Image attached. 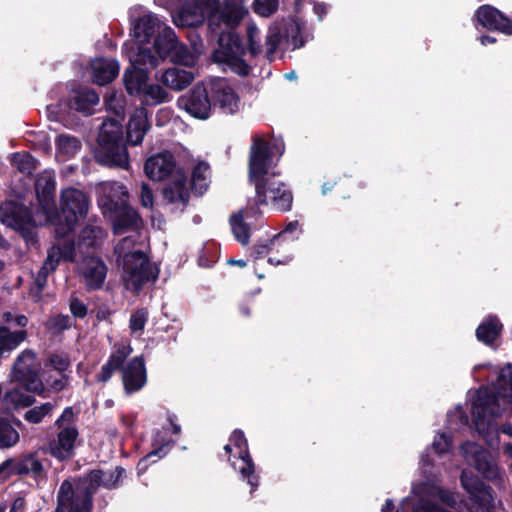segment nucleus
<instances>
[{"mask_svg":"<svg viewBox=\"0 0 512 512\" xmlns=\"http://www.w3.org/2000/svg\"><path fill=\"white\" fill-rule=\"evenodd\" d=\"M246 14L242 3L235 0H225L222 6L219 0H193L183 7L175 23L181 27H197L206 18L209 30L218 36V49L213 52L214 61L245 77L250 74L251 67L243 58L246 50L235 29Z\"/></svg>","mask_w":512,"mask_h":512,"instance_id":"1","label":"nucleus"},{"mask_svg":"<svg viewBox=\"0 0 512 512\" xmlns=\"http://www.w3.org/2000/svg\"><path fill=\"white\" fill-rule=\"evenodd\" d=\"M285 151L281 136L271 133L255 136L249 160V179L255 185L254 205H270L279 211H289L292 207L291 191L282 182L270 180L267 176Z\"/></svg>","mask_w":512,"mask_h":512,"instance_id":"2","label":"nucleus"},{"mask_svg":"<svg viewBox=\"0 0 512 512\" xmlns=\"http://www.w3.org/2000/svg\"><path fill=\"white\" fill-rule=\"evenodd\" d=\"M496 394L482 387L472 403V415L478 433L490 445L498 443V428L495 419L501 414L504 405L512 403V365L504 367L495 386Z\"/></svg>","mask_w":512,"mask_h":512,"instance_id":"3","label":"nucleus"},{"mask_svg":"<svg viewBox=\"0 0 512 512\" xmlns=\"http://www.w3.org/2000/svg\"><path fill=\"white\" fill-rule=\"evenodd\" d=\"M38 210L31 215L23 205L14 201H5L0 206V221L21 233L29 232L36 226L53 222L52 210L55 208L53 195L55 179L51 173L45 172L38 176L35 183Z\"/></svg>","mask_w":512,"mask_h":512,"instance_id":"4","label":"nucleus"},{"mask_svg":"<svg viewBox=\"0 0 512 512\" xmlns=\"http://www.w3.org/2000/svg\"><path fill=\"white\" fill-rule=\"evenodd\" d=\"M112 478V474L96 470L84 478L63 481L58 491L55 512H91L94 492L101 485L113 487L116 480Z\"/></svg>","mask_w":512,"mask_h":512,"instance_id":"5","label":"nucleus"},{"mask_svg":"<svg viewBox=\"0 0 512 512\" xmlns=\"http://www.w3.org/2000/svg\"><path fill=\"white\" fill-rule=\"evenodd\" d=\"M128 191L118 182L101 183L98 187V206L104 215L113 214V229L122 234L128 228L138 227L140 218L127 204Z\"/></svg>","mask_w":512,"mask_h":512,"instance_id":"6","label":"nucleus"},{"mask_svg":"<svg viewBox=\"0 0 512 512\" xmlns=\"http://www.w3.org/2000/svg\"><path fill=\"white\" fill-rule=\"evenodd\" d=\"M145 130H126V141L122 139L123 130H99L95 158L103 165L127 168L129 156L126 143L138 145L142 142Z\"/></svg>","mask_w":512,"mask_h":512,"instance_id":"7","label":"nucleus"},{"mask_svg":"<svg viewBox=\"0 0 512 512\" xmlns=\"http://www.w3.org/2000/svg\"><path fill=\"white\" fill-rule=\"evenodd\" d=\"M135 241L132 237H125L116 246L115 253L123 264V281L126 288L138 292L146 283L154 281L157 273L152 269L144 253L132 250Z\"/></svg>","mask_w":512,"mask_h":512,"instance_id":"8","label":"nucleus"},{"mask_svg":"<svg viewBox=\"0 0 512 512\" xmlns=\"http://www.w3.org/2000/svg\"><path fill=\"white\" fill-rule=\"evenodd\" d=\"M61 213L52 210L55 233L58 237H65L72 231L78 219L84 217L89 208V200L84 192L76 188H67L61 192Z\"/></svg>","mask_w":512,"mask_h":512,"instance_id":"9","label":"nucleus"},{"mask_svg":"<svg viewBox=\"0 0 512 512\" xmlns=\"http://www.w3.org/2000/svg\"><path fill=\"white\" fill-rule=\"evenodd\" d=\"M41 362L31 350L23 351L16 359L12 369V380L21 384L27 391L41 394L44 385L39 377Z\"/></svg>","mask_w":512,"mask_h":512,"instance_id":"10","label":"nucleus"},{"mask_svg":"<svg viewBox=\"0 0 512 512\" xmlns=\"http://www.w3.org/2000/svg\"><path fill=\"white\" fill-rule=\"evenodd\" d=\"M461 485L469 495V504H465L466 512H490L492 495L476 476L464 470Z\"/></svg>","mask_w":512,"mask_h":512,"instance_id":"11","label":"nucleus"},{"mask_svg":"<svg viewBox=\"0 0 512 512\" xmlns=\"http://www.w3.org/2000/svg\"><path fill=\"white\" fill-rule=\"evenodd\" d=\"M232 446L238 451V458L236 461H232L233 467L239 471L244 479H247L248 483L252 487H256L257 483L253 481L254 464L247 450V441L242 431L236 430L230 437V444H227L224 449L227 453H231Z\"/></svg>","mask_w":512,"mask_h":512,"instance_id":"12","label":"nucleus"},{"mask_svg":"<svg viewBox=\"0 0 512 512\" xmlns=\"http://www.w3.org/2000/svg\"><path fill=\"white\" fill-rule=\"evenodd\" d=\"M180 101L185 110L198 119H207L213 105L211 94L203 83L195 84Z\"/></svg>","mask_w":512,"mask_h":512,"instance_id":"13","label":"nucleus"},{"mask_svg":"<svg viewBox=\"0 0 512 512\" xmlns=\"http://www.w3.org/2000/svg\"><path fill=\"white\" fill-rule=\"evenodd\" d=\"M462 452L467 462L485 478L494 480L499 476L498 467L492 456L479 445L467 442L462 445Z\"/></svg>","mask_w":512,"mask_h":512,"instance_id":"14","label":"nucleus"},{"mask_svg":"<svg viewBox=\"0 0 512 512\" xmlns=\"http://www.w3.org/2000/svg\"><path fill=\"white\" fill-rule=\"evenodd\" d=\"M474 18L485 29L512 36V19L496 7L484 4L477 8Z\"/></svg>","mask_w":512,"mask_h":512,"instance_id":"15","label":"nucleus"},{"mask_svg":"<svg viewBox=\"0 0 512 512\" xmlns=\"http://www.w3.org/2000/svg\"><path fill=\"white\" fill-rule=\"evenodd\" d=\"M210 94L213 106L225 114H234L239 110L240 98L229 85L227 79L220 78L211 82Z\"/></svg>","mask_w":512,"mask_h":512,"instance_id":"16","label":"nucleus"},{"mask_svg":"<svg viewBox=\"0 0 512 512\" xmlns=\"http://www.w3.org/2000/svg\"><path fill=\"white\" fill-rule=\"evenodd\" d=\"M81 281L89 290L100 289L107 275L105 263L98 257H85L77 264Z\"/></svg>","mask_w":512,"mask_h":512,"instance_id":"17","label":"nucleus"},{"mask_svg":"<svg viewBox=\"0 0 512 512\" xmlns=\"http://www.w3.org/2000/svg\"><path fill=\"white\" fill-rule=\"evenodd\" d=\"M58 429L57 435L48 443V451L58 460L70 459L74 455L78 430L71 425Z\"/></svg>","mask_w":512,"mask_h":512,"instance_id":"18","label":"nucleus"},{"mask_svg":"<svg viewBox=\"0 0 512 512\" xmlns=\"http://www.w3.org/2000/svg\"><path fill=\"white\" fill-rule=\"evenodd\" d=\"M177 170L174 156L168 151L151 156L144 165L145 174L153 181H161Z\"/></svg>","mask_w":512,"mask_h":512,"instance_id":"19","label":"nucleus"},{"mask_svg":"<svg viewBox=\"0 0 512 512\" xmlns=\"http://www.w3.org/2000/svg\"><path fill=\"white\" fill-rule=\"evenodd\" d=\"M122 381L128 394L139 391L147 381L144 361L140 357L133 358L122 369Z\"/></svg>","mask_w":512,"mask_h":512,"instance_id":"20","label":"nucleus"},{"mask_svg":"<svg viewBox=\"0 0 512 512\" xmlns=\"http://www.w3.org/2000/svg\"><path fill=\"white\" fill-rule=\"evenodd\" d=\"M42 470V463L34 456L27 457L22 463L8 459L0 465V480L4 481L12 474L31 472L35 475H39Z\"/></svg>","mask_w":512,"mask_h":512,"instance_id":"21","label":"nucleus"},{"mask_svg":"<svg viewBox=\"0 0 512 512\" xmlns=\"http://www.w3.org/2000/svg\"><path fill=\"white\" fill-rule=\"evenodd\" d=\"M74 250V244L71 241L53 246L48 252L40 274L46 276L55 271L61 260L73 261Z\"/></svg>","mask_w":512,"mask_h":512,"instance_id":"22","label":"nucleus"},{"mask_svg":"<svg viewBox=\"0 0 512 512\" xmlns=\"http://www.w3.org/2000/svg\"><path fill=\"white\" fill-rule=\"evenodd\" d=\"M163 25L164 24L157 16L147 14L138 18L133 23L132 35L143 43H150L151 38H153L156 33H161L160 30Z\"/></svg>","mask_w":512,"mask_h":512,"instance_id":"23","label":"nucleus"},{"mask_svg":"<svg viewBox=\"0 0 512 512\" xmlns=\"http://www.w3.org/2000/svg\"><path fill=\"white\" fill-rule=\"evenodd\" d=\"M148 71L145 68L131 64L123 75V82L127 93L131 96H142V92L148 83Z\"/></svg>","mask_w":512,"mask_h":512,"instance_id":"24","label":"nucleus"},{"mask_svg":"<svg viewBox=\"0 0 512 512\" xmlns=\"http://www.w3.org/2000/svg\"><path fill=\"white\" fill-rule=\"evenodd\" d=\"M164 197L172 203L186 204L189 199L187 178L183 171L177 170L172 181L164 189Z\"/></svg>","mask_w":512,"mask_h":512,"instance_id":"25","label":"nucleus"},{"mask_svg":"<svg viewBox=\"0 0 512 512\" xmlns=\"http://www.w3.org/2000/svg\"><path fill=\"white\" fill-rule=\"evenodd\" d=\"M119 74V64L115 60L98 59L92 64V79L97 85L111 83Z\"/></svg>","mask_w":512,"mask_h":512,"instance_id":"26","label":"nucleus"},{"mask_svg":"<svg viewBox=\"0 0 512 512\" xmlns=\"http://www.w3.org/2000/svg\"><path fill=\"white\" fill-rule=\"evenodd\" d=\"M153 46L161 59L173 58V52L177 47V38L174 30L164 25L162 32L155 36Z\"/></svg>","mask_w":512,"mask_h":512,"instance_id":"27","label":"nucleus"},{"mask_svg":"<svg viewBox=\"0 0 512 512\" xmlns=\"http://www.w3.org/2000/svg\"><path fill=\"white\" fill-rule=\"evenodd\" d=\"M194 80V74L181 68H169L161 76L162 83L173 90L180 91Z\"/></svg>","mask_w":512,"mask_h":512,"instance_id":"28","label":"nucleus"},{"mask_svg":"<svg viewBox=\"0 0 512 512\" xmlns=\"http://www.w3.org/2000/svg\"><path fill=\"white\" fill-rule=\"evenodd\" d=\"M254 214H256V210L254 207H251L232 215L230 218L232 232L236 240L242 245L248 244L250 237V228L245 219Z\"/></svg>","mask_w":512,"mask_h":512,"instance_id":"29","label":"nucleus"},{"mask_svg":"<svg viewBox=\"0 0 512 512\" xmlns=\"http://www.w3.org/2000/svg\"><path fill=\"white\" fill-rule=\"evenodd\" d=\"M98 102V94L93 89L84 87L76 91V94L69 100V107L76 111L90 114L92 107Z\"/></svg>","mask_w":512,"mask_h":512,"instance_id":"30","label":"nucleus"},{"mask_svg":"<svg viewBox=\"0 0 512 512\" xmlns=\"http://www.w3.org/2000/svg\"><path fill=\"white\" fill-rule=\"evenodd\" d=\"M210 177L211 172L209 164L203 161L198 162L192 170V189L196 193L203 194L209 187Z\"/></svg>","mask_w":512,"mask_h":512,"instance_id":"31","label":"nucleus"},{"mask_svg":"<svg viewBox=\"0 0 512 512\" xmlns=\"http://www.w3.org/2000/svg\"><path fill=\"white\" fill-rule=\"evenodd\" d=\"M414 491L418 494H421L422 496L429 495L434 498H437L443 504H445L446 506H448L450 508H455V506L457 504L456 496L454 493L445 491L436 485H432V486H427L426 484L419 485L414 488Z\"/></svg>","mask_w":512,"mask_h":512,"instance_id":"32","label":"nucleus"},{"mask_svg":"<svg viewBox=\"0 0 512 512\" xmlns=\"http://www.w3.org/2000/svg\"><path fill=\"white\" fill-rule=\"evenodd\" d=\"M502 324L496 317H489L477 329L476 335L480 341L485 343L493 342L500 334Z\"/></svg>","mask_w":512,"mask_h":512,"instance_id":"33","label":"nucleus"},{"mask_svg":"<svg viewBox=\"0 0 512 512\" xmlns=\"http://www.w3.org/2000/svg\"><path fill=\"white\" fill-rule=\"evenodd\" d=\"M3 401L8 407L25 408L31 406L35 399L19 388H13L5 393Z\"/></svg>","mask_w":512,"mask_h":512,"instance_id":"34","label":"nucleus"},{"mask_svg":"<svg viewBox=\"0 0 512 512\" xmlns=\"http://www.w3.org/2000/svg\"><path fill=\"white\" fill-rule=\"evenodd\" d=\"M26 338V332L19 330L15 332H9L6 330L0 335V358L6 353H9L15 349L24 339Z\"/></svg>","mask_w":512,"mask_h":512,"instance_id":"35","label":"nucleus"},{"mask_svg":"<svg viewBox=\"0 0 512 512\" xmlns=\"http://www.w3.org/2000/svg\"><path fill=\"white\" fill-rule=\"evenodd\" d=\"M304 24L299 19H292L285 31L287 39L290 41L293 49H299L306 43L303 36Z\"/></svg>","mask_w":512,"mask_h":512,"instance_id":"36","label":"nucleus"},{"mask_svg":"<svg viewBox=\"0 0 512 512\" xmlns=\"http://www.w3.org/2000/svg\"><path fill=\"white\" fill-rule=\"evenodd\" d=\"M18 431L7 421L0 419V448H10L18 443Z\"/></svg>","mask_w":512,"mask_h":512,"instance_id":"37","label":"nucleus"},{"mask_svg":"<svg viewBox=\"0 0 512 512\" xmlns=\"http://www.w3.org/2000/svg\"><path fill=\"white\" fill-rule=\"evenodd\" d=\"M142 95L148 104H160L169 100V94L159 84H148L144 88Z\"/></svg>","mask_w":512,"mask_h":512,"instance_id":"38","label":"nucleus"},{"mask_svg":"<svg viewBox=\"0 0 512 512\" xmlns=\"http://www.w3.org/2000/svg\"><path fill=\"white\" fill-rule=\"evenodd\" d=\"M11 163L22 173H31L35 168V160L28 153H15L12 156Z\"/></svg>","mask_w":512,"mask_h":512,"instance_id":"39","label":"nucleus"},{"mask_svg":"<svg viewBox=\"0 0 512 512\" xmlns=\"http://www.w3.org/2000/svg\"><path fill=\"white\" fill-rule=\"evenodd\" d=\"M53 408L54 406L51 403H44L28 410L24 415V419L30 423L38 424L45 416L52 412Z\"/></svg>","mask_w":512,"mask_h":512,"instance_id":"40","label":"nucleus"},{"mask_svg":"<svg viewBox=\"0 0 512 512\" xmlns=\"http://www.w3.org/2000/svg\"><path fill=\"white\" fill-rule=\"evenodd\" d=\"M148 320V311L146 309H138L133 312L129 319V329L132 334L142 332Z\"/></svg>","mask_w":512,"mask_h":512,"instance_id":"41","label":"nucleus"},{"mask_svg":"<svg viewBox=\"0 0 512 512\" xmlns=\"http://www.w3.org/2000/svg\"><path fill=\"white\" fill-rule=\"evenodd\" d=\"M279 6V0H254V12L263 17H269L275 13Z\"/></svg>","mask_w":512,"mask_h":512,"instance_id":"42","label":"nucleus"},{"mask_svg":"<svg viewBox=\"0 0 512 512\" xmlns=\"http://www.w3.org/2000/svg\"><path fill=\"white\" fill-rule=\"evenodd\" d=\"M71 364L70 358L65 353H53L48 357L47 364L59 373L65 372Z\"/></svg>","mask_w":512,"mask_h":512,"instance_id":"43","label":"nucleus"},{"mask_svg":"<svg viewBox=\"0 0 512 512\" xmlns=\"http://www.w3.org/2000/svg\"><path fill=\"white\" fill-rule=\"evenodd\" d=\"M131 352L132 348L130 344L118 345L116 346V350L110 355L107 362L118 369Z\"/></svg>","mask_w":512,"mask_h":512,"instance_id":"44","label":"nucleus"},{"mask_svg":"<svg viewBox=\"0 0 512 512\" xmlns=\"http://www.w3.org/2000/svg\"><path fill=\"white\" fill-rule=\"evenodd\" d=\"M131 352L132 348L130 344L118 345L116 346V350L110 355L107 362L118 369Z\"/></svg>","mask_w":512,"mask_h":512,"instance_id":"45","label":"nucleus"},{"mask_svg":"<svg viewBox=\"0 0 512 512\" xmlns=\"http://www.w3.org/2000/svg\"><path fill=\"white\" fill-rule=\"evenodd\" d=\"M247 37V50L252 57H255L261 52V45L259 43V30L256 26L249 25L247 27Z\"/></svg>","mask_w":512,"mask_h":512,"instance_id":"46","label":"nucleus"},{"mask_svg":"<svg viewBox=\"0 0 512 512\" xmlns=\"http://www.w3.org/2000/svg\"><path fill=\"white\" fill-rule=\"evenodd\" d=\"M46 115L48 120L52 122H63L66 118V110L63 108L61 98L56 104H49L46 106Z\"/></svg>","mask_w":512,"mask_h":512,"instance_id":"47","label":"nucleus"},{"mask_svg":"<svg viewBox=\"0 0 512 512\" xmlns=\"http://www.w3.org/2000/svg\"><path fill=\"white\" fill-rule=\"evenodd\" d=\"M282 37L283 36L278 28L269 30L265 39V45L267 48L268 55H273L276 52L281 43Z\"/></svg>","mask_w":512,"mask_h":512,"instance_id":"48","label":"nucleus"},{"mask_svg":"<svg viewBox=\"0 0 512 512\" xmlns=\"http://www.w3.org/2000/svg\"><path fill=\"white\" fill-rule=\"evenodd\" d=\"M132 64L135 66L136 64L149 65L151 68H155L158 65V59L149 48H139L137 58Z\"/></svg>","mask_w":512,"mask_h":512,"instance_id":"49","label":"nucleus"},{"mask_svg":"<svg viewBox=\"0 0 512 512\" xmlns=\"http://www.w3.org/2000/svg\"><path fill=\"white\" fill-rule=\"evenodd\" d=\"M59 146L60 149H63L65 154L72 155L78 151L80 143L76 138L64 135L59 139Z\"/></svg>","mask_w":512,"mask_h":512,"instance_id":"50","label":"nucleus"},{"mask_svg":"<svg viewBox=\"0 0 512 512\" xmlns=\"http://www.w3.org/2000/svg\"><path fill=\"white\" fill-rule=\"evenodd\" d=\"M450 446H451V441H450L449 436L442 433V434H438L435 437V439L432 443L431 449L437 454H442V453L447 452L449 450Z\"/></svg>","mask_w":512,"mask_h":512,"instance_id":"51","label":"nucleus"},{"mask_svg":"<svg viewBox=\"0 0 512 512\" xmlns=\"http://www.w3.org/2000/svg\"><path fill=\"white\" fill-rule=\"evenodd\" d=\"M47 385L54 391L63 390L68 384V377L62 373L59 376L52 378L51 376L46 379Z\"/></svg>","mask_w":512,"mask_h":512,"instance_id":"52","label":"nucleus"},{"mask_svg":"<svg viewBox=\"0 0 512 512\" xmlns=\"http://www.w3.org/2000/svg\"><path fill=\"white\" fill-rule=\"evenodd\" d=\"M70 310L75 317L83 318L87 314L86 305L77 298L70 300Z\"/></svg>","mask_w":512,"mask_h":512,"instance_id":"53","label":"nucleus"},{"mask_svg":"<svg viewBox=\"0 0 512 512\" xmlns=\"http://www.w3.org/2000/svg\"><path fill=\"white\" fill-rule=\"evenodd\" d=\"M141 203L147 208L153 206V193L147 184H142L141 187Z\"/></svg>","mask_w":512,"mask_h":512,"instance_id":"54","label":"nucleus"},{"mask_svg":"<svg viewBox=\"0 0 512 512\" xmlns=\"http://www.w3.org/2000/svg\"><path fill=\"white\" fill-rule=\"evenodd\" d=\"M115 370H117V368L107 362L102 366L101 371L98 374V380L102 382L108 381Z\"/></svg>","mask_w":512,"mask_h":512,"instance_id":"55","label":"nucleus"},{"mask_svg":"<svg viewBox=\"0 0 512 512\" xmlns=\"http://www.w3.org/2000/svg\"><path fill=\"white\" fill-rule=\"evenodd\" d=\"M189 55V52L183 44L177 41V47L173 52V58L176 61L184 62L185 58Z\"/></svg>","mask_w":512,"mask_h":512,"instance_id":"56","label":"nucleus"},{"mask_svg":"<svg viewBox=\"0 0 512 512\" xmlns=\"http://www.w3.org/2000/svg\"><path fill=\"white\" fill-rule=\"evenodd\" d=\"M329 6L325 2H315L313 11L317 15L318 20L322 21L328 13Z\"/></svg>","mask_w":512,"mask_h":512,"instance_id":"57","label":"nucleus"},{"mask_svg":"<svg viewBox=\"0 0 512 512\" xmlns=\"http://www.w3.org/2000/svg\"><path fill=\"white\" fill-rule=\"evenodd\" d=\"M274 245H275L274 241L256 245L254 247V253H255L256 257H262L263 255L269 254V252L272 249L271 246H274Z\"/></svg>","mask_w":512,"mask_h":512,"instance_id":"58","label":"nucleus"},{"mask_svg":"<svg viewBox=\"0 0 512 512\" xmlns=\"http://www.w3.org/2000/svg\"><path fill=\"white\" fill-rule=\"evenodd\" d=\"M74 413L72 408H65L61 416L57 419L56 425L58 428H63L64 422H70L73 419Z\"/></svg>","mask_w":512,"mask_h":512,"instance_id":"59","label":"nucleus"},{"mask_svg":"<svg viewBox=\"0 0 512 512\" xmlns=\"http://www.w3.org/2000/svg\"><path fill=\"white\" fill-rule=\"evenodd\" d=\"M93 236V238L96 240V239H100L103 237L104 235V232L101 228L99 227H92V228H86L84 231H83V235L82 237L83 238H89L90 236Z\"/></svg>","mask_w":512,"mask_h":512,"instance_id":"60","label":"nucleus"},{"mask_svg":"<svg viewBox=\"0 0 512 512\" xmlns=\"http://www.w3.org/2000/svg\"><path fill=\"white\" fill-rule=\"evenodd\" d=\"M25 508V501L23 498H17L11 505L10 512H23Z\"/></svg>","mask_w":512,"mask_h":512,"instance_id":"61","label":"nucleus"},{"mask_svg":"<svg viewBox=\"0 0 512 512\" xmlns=\"http://www.w3.org/2000/svg\"><path fill=\"white\" fill-rule=\"evenodd\" d=\"M496 38L490 35H482L480 36V43L484 46L488 44H494L496 43Z\"/></svg>","mask_w":512,"mask_h":512,"instance_id":"62","label":"nucleus"},{"mask_svg":"<svg viewBox=\"0 0 512 512\" xmlns=\"http://www.w3.org/2000/svg\"><path fill=\"white\" fill-rule=\"evenodd\" d=\"M299 227L298 221H292L287 224L286 228L283 230L282 233H292L296 231Z\"/></svg>","mask_w":512,"mask_h":512,"instance_id":"63","label":"nucleus"},{"mask_svg":"<svg viewBox=\"0 0 512 512\" xmlns=\"http://www.w3.org/2000/svg\"><path fill=\"white\" fill-rule=\"evenodd\" d=\"M28 323V319L23 316V315H19V316H15V324L17 326H21V327H25Z\"/></svg>","mask_w":512,"mask_h":512,"instance_id":"64","label":"nucleus"}]
</instances>
